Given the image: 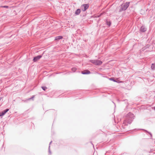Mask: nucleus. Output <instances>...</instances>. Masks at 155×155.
I'll use <instances>...</instances> for the list:
<instances>
[{"label":"nucleus","mask_w":155,"mask_h":155,"mask_svg":"<svg viewBox=\"0 0 155 155\" xmlns=\"http://www.w3.org/2000/svg\"><path fill=\"white\" fill-rule=\"evenodd\" d=\"M134 115L130 112L126 116L125 120L123 123V124L127 125V124H130L134 119Z\"/></svg>","instance_id":"nucleus-1"},{"label":"nucleus","mask_w":155,"mask_h":155,"mask_svg":"<svg viewBox=\"0 0 155 155\" xmlns=\"http://www.w3.org/2000/svg\"><path fill=\"white\" fill-rule=\"evenodd\" d=\"M130 2H126L124 4H122L120 6V8L119 12H121L123 11L126 10L129 6Z\"/></svg>","instance_id":"nucleus-2"},{"label":"nucleus","mask_w":155,"mask_h":155,"mask_svg":"<svg viewBox=\"0 0 155 155\" xmlns=\"http://www.w3.org/2000/svg\"><path fill=\"white\" fill-rule=\"evenodd\" d=\"M89 61L96 65H100L102 63V62L98 60H91Z\"/></svg>","instance_id":"nucleus-3"},{"label":"nucleus","mask_w":155,"mask_h":155,"mask_svg":"<svg viewBox=\"0 0 155 155\" xmlns=\"http://www.w3.org/2000/svg\"><path fill=\"white\" fill-rule=\"evenodd\" d=\"M89 7V5L88 4H84L81 6V9L82 11H85Z\"/></svg>","instance_id":"nucleus-4"},{"label":"nucleus","mask_w":155,"mask_h":155,"mask_svg":"<svg viewBox=\"0 0 155 155\" xmlns=\"http://www.w3.org/2000/svg\"><path fill=\"white\" fill-rule=\"evenodd\" d=\"M42 57L41 55H38L36 57H35L34 58L33 61L34 62H36L39 60L40 58Z\"/></svg>","instance_id":"nucleus-5"},{"label":"nucleus","mask_w":155,"mask_h":155,"mask_svg":"<svg viewBox=\"0 0 155 155\" xmlns=\"http://www.w3.org/2000/svg\"><path fill=\"white\" fill-rule=\"evenodd\" d=\"M9 110V109H7L2 111V112L0 113V117L4 115L5 113Z\"/></svg>","instance_id":"nucleus-6"},{"label":"nucleus","mask_w":155,"mask_h":155,"mask_svg":"<svg viewBox=\"0 0 155 155\" xmlns=\"http://www.w3.org/2000/svg\"><path fill=\"white\" fill-rule=\"evenodd\" d=\"M140 31L142 32H144L146 31V28L143 26H142L140 28Z\"/></svg>","instance_id":"nucleus-7"},{"label":"nucleus","mask_w":155,"mask_h":155,"mask_svg":"<svg viewBox=\"0 0 155 155\" xmlns=\"http://www.w3.org/2000/svg\"><path fill=\"white\" fill-rule=\"evenodd\" d=\"M91 73V72L88 70H85L82 72V74H88Z\"/></svg>","instance_id":"nucleus-8"},{"label":"nucleus","mask_w":155,"mask_h":155,"mask_svg":"<svg viewBox=\"0 0 155 155\" xmlns=\"http://www.w3.org/2000/svg\"><path fill=\"white\" fill-rule=\"evenodd\" d=\"M81 10L80 9H77L75 12V14L76 15H79L80 13Z\"/></svg>","instance_id":"nucleus-9"},{"label":"nucleus","mask_w":155,"mask_h":155,"mask_svg":"<svg viewBox=\"0 0 155 155\" xmlns=\"http://www.w3.org/2000/svg\"><path fill=\"white\" fill-rule=\"evenodd\" d=\"M63 37L61 36H59L55 37V40H58L62 39Z\"/></svg>","instance_id":"nucleus-10"},{"label":"nucleus","mask_w":155,"mask_h":155,"mask_svg":"<svg viewBox=\"0 0 155 155\" xmlns=\"http://www.w3.org/2000/svg\"><path fill=\"white\" fill-rule=\"evenodd\" d=\"M151 68L152 70H154L155 69V63H153L151 66Z\"/></svg>","instance_id":"nucleus-11"},{"label":"nucleus","mask_w":155,"mask_h":155,"mask_svg":"<svg viewBox=\"0 0 155 155\" xmlns=\"http://www.w3.org/2000/svg\"><path fill=\"white\" fill-rule=\"evenodd\" d=\"M106 24L108 25L109 26H110L111 25V23L110 21H108L107 20L106 21Z\"/></svg>","instance_id":"nucleus-12"},{"label":"nucleus","mask_w":155,"mask_h":155,"mask_svg":"<svg viewBox=\"0 0 155 155\" xmlns=\"http://www.w3.org/2000/svg\"><path fill=\"white\" fill-rule=\"evenodd\" d=\"M52 141H51L50 142V143H49V153L51 154V152L50 150V144H51V143H52Z\"/></svg>","instance_id":"nucleus-13"},{"label":"nucleus","mask_w":155,"mask_h":155,"mask_svg":"<svg viewBox=\"0 0 155 155\" xmlns=\"http://www.w3.org/2000/svg\"><path fill=\"white\" fill-rule=\"evenodd\" d=\"M71 70L73 72H75L76 70V68H73L71 69Z\"/></svg>","instance_id":"nucleus-14"},{"label":"nucleus","mask_w":155,"mask_h":155,"mask_svg":"<svg viewBox=\"0 0 155 155\" xmlns=\"http://www.w3.org/2000/svg\"><path fill=\"white\" fill-rule=\"evenodd\" d=\"M41 88L44 91H45L46 90L47 88L46 87H42Z\"/></svg>","instance_id":"nucleus-15"},{"label":"nucleus","mask_w":155,"mask_h":155,"mask_svg":"<svg viewBox=\"0 0 155 155\" xmlns=\"http://www.w3.org/2000/svg\"><path fill=\"white\" fill-rule=\"evenodd\" d=\"M1 7H2V8H8V6H6V5L3 6H2Z\"/></svg>","instance_id":"nucleus-16"},{"label":"nucleus","mask_w":155,"mask_h":155,"mask_svg":"<svg viewBox=\"0 0 155 155\" xmlns=\"http://www.w3.org/2000/svg\"><path fill=\"white\" fill-rule=\"evenodd\" d=\"M145 131H146V132H147V133H148L150 135V136L151 137H152V134L150 132H148L147 130H145Z\"/></svg>","instance_id":"nucleus-17"},{"label":"nucleus","mask_w":155,"mask_h":155,"mask_svg":"<svg viewBox=\"0 0 155 155\" xmlns=\"http://www.w3.org/2000/svg\"><path fill=\"white\" fill-rule=\"evenodd\" d=\"M110 80H111L113 81H115V80L114 79V78H110Z\"/></svg>","instance_id":"nucleus-18"},{"label":"nucleus","mask_w":155,"mask_h":155,"mask_svg":"<svg viewBox=\"0 0 155 155\" xmlns=\"http://www.w3.org/2000/svg\"><path fill=\"white\" fill-rule=\"evenodd\" d=\"M34 97V96H33L32 97L30 98L29 99V100H31V99L33 98Z\"/></svg>","instance_id":"nucleus-19"},{"label":"nucleus","mask_w":155,"mask_h":155,"mask_svg":"<svg viewBox=\"0 0 155 155\" xmlns=\"http://www.w3.org/2000/svg\"><path fill=\"white\" fill-rule=\"evenodd\" d=\"M154 109L155 110V107H154Z\"/></svg>","instance_id":"nucleus-20"}]
</instances>
